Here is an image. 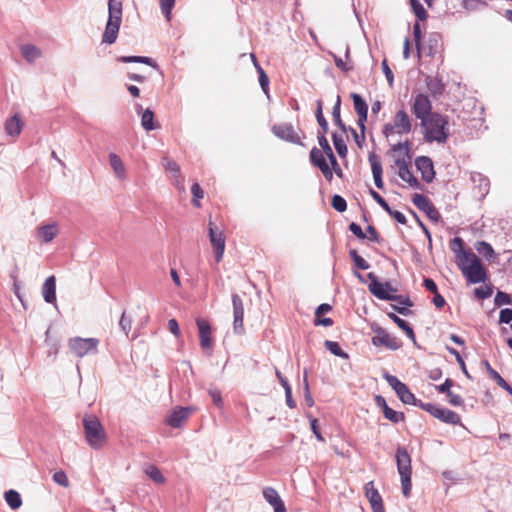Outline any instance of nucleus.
Here are the masks:
<instances>
[{
  "instance_id": "f257e3e1",
  "label": "nucleus",
  "mask_w": 512,
  "mask_h": 512,
  "mask_svg": "<svg viewBox=\"0 0 512 512\" xmlns=\"http://www.w3.org/2000/svg\"><path fill=\"white\" fill-rule=\"evenodd\" d=\"M423 138L426 142L445 143L449 136L448 117L434 112L420 121Z\"/></svg>"
},
{
  "instance_id": "f03ea898",
  "label": "nucleus",
  "mask_w": 512,
  "mask_h": 512,
  "mask_svg": "<svg viewBox=\"0 0 512 512\" xmlns=\"http://www.w3.org/2000/svg\"><path fill=\"white\" fill-rule=\"evenodd\" d=\"M83 426L88 444L94 449L102 448L106 443L107 436L98 418L93 415H86L83 418Z\"/></svg>"
},
{
  "instance_id": "7ed1b4c3",
  "label": "nucleus",
  "mask_w": 512,
  "mask_h": 512,
  "mask_svg": "<svg viewBox=\"0 0 512 512\" xmlns=\"http://www.w3.org/2000/svg\"><path fill=\"white\" fill-rule=\"evenodd\" d=\"M457 266L471 284L485 282L487 279V272L481 260L474 253L465 260H459Z\"/></svg>"
},
{
  "instance_id": "20e7f679",
  "label": "nucleus",
  "mask_w": 512,
  "mask_h": 512,
  "mask_svg": "<svg viewBox=\"0 0 512 512\" xmlns=\"http://www.w3.org/2000/svg\"><path fill=\"white\" fill-rule=\"evenodd\" d=\"M412 126V119L407 111L402 108L395 113L391 122L384 125L382 132L387 139H391L409 134L412 131Z\"/></svg>"
},
{
  "instance_id": "39448f33",
  "label": "nucleus",
  "mask_w": 512,
  "mask_h": 512,
  "mask_svg": "<svg viewBox=\"0 0 512 512\" xmlns=\"http://www.w3.org/2000/svg\"><path fill=\"white\" fill-rule=\"evenodd\" d=\"M396 462L398 473L401 477V485L403 495L408 497L411 491L412 483H411V475H412V467H411V457L408 454L406 448L398 447L396 452Z\"/></svg>"
},
{
  "instance_id": "423d86ee",
  "label": "nucleus",
  "mask_w": 512,
  "mask_h": 512,
  "mask_svg": "<svg viewBox=\"0 0 512 512\" xmlns=\"http://www.w3.org/2000/svg\"><path fill=\"white\" fill-rule=\"evenodd\" d=\"M99 340L96 338L74 337L68 341L69 353L75 357H84L90 354H96L98 351Z\"/></svg>"
},
{
  "instance_id": "0eeeda50",
  "label": "nucleus",
  "mask_w": 512,
  "mask_h": 512,
  "mask_svg": "<svg viewBox=\"0 0 512 512\" xmlns=\"http://www.w3.org/2000/svg\"><path fill=\"white\" fill-rule=\"evenodd\" d=\"M371 329L375 334L371 339V342L374 346H383L389 350H398L399 348H401V340L389 334L384 328L380 327L377 324H373L371 326Z\"/></svg>"
},
{
  "instance_id": "6e6552de",
  "label": "nucleus",
  "mask_w": 512,
  "mask_h": 512,
  "mask_svg": "<svg viewBox=\"0 0 512 512\" xmlns=\"http://www.w3.org/2000/svg\"><path fill=\"white\" fill-rule=\"evenodd\" d=\"M372 279L369 284V291L381 300H400L401 296L396 295L397 290L389 282H380L374 278L372 273L368 274Z\"/></svg>"
},
{
  "instance_id": "1a4fd4ad",
  "label": "nucleus",
  "mask_w": 512,
  "mask_h": 512,
  "mask_svg": "<svg viewBox=\"0 0 512 512\" xmlns=\"http://www.w3.org/2000/svg\"><path fill=\"white\" fill-rule=\"evenodd\" d=\"M419 406L444 423L457 425L461 421L460 416L450 409L432 403H421Z\"/></svg>"
},
{
  "instance_id": "9d476101",
  "label": "nucleus",
  "mask_w": 512,
  "mask_h": 512,
  "mask_svg": "<svg viewBox=\"0 0 512 512\" xmlns=\"http://www.w3.org/2000/svg\"><path fill=\"white\" fill-rule=\"evenodd\" d=\"M412 113L420 121H424V119L434 113L432 112V103L428 95L424 93L415 95L412 103Z\"/></svg>"
},
{
  "instance_id": "9b49d317",
  "label": "nucleus",
  "mask_w": 512,
  "mask_h": 512,
  "mask_svg": "<svg viewBox=\"0 0 512 512\" xmlns=\"http://www.w3.org/2000/svg\"><path fill=\"white\" fill-rule=\"evenodd\" d=\"M208 230L210 243L215 254V260L219 263L223 258L225 250V236L223 231L215 227L211 221H209Z\"/></svg>"
},
{
  "instance_id": "f8f14e48",
  "label": "nucleus",
  "mask_w": 512,
  "mask_h": 512,
  "mask_svg": "<svg viewBox=\"0 0 512 512\" xmlns=\"http://www.w3.org/2000/svg\"><path fill=\"white\" fill-rule=\"evenodd\" d=\"M385 379L388 384L395 390L400 400L405 404H415L416 398L409 390L406 384L401 382L396 376L385 374Z\"/></svg>"
},
{
  "instance_id": "ddd939ff",
  "label": "nucleus",
  "mask_w": 512,
  "mask_h": 512,
  "mask_svg": "<svg viewBox=\"0 0 512 512\" xmlns=\"http://www.w3.org/2000/svg\"><path fill=\"white\" fill-rule=\"evenodd\" d=\"M395 165L398 168V176L406 182L410 187L415 189H420L421 185L418 181V179L413 175L410 166L406 159L403 158H397L395 160Z\"/></svg>"
},
{
  "instance_id": "4468645a",
  "label": "nucleus",
  "mask_w": 512,
  "mask_h": 512,
  "mask_svg": "<svg viewBox=\"0 0 512 512\" xmlns=\"http://www.w3.org/2000/svg\"><path fill=\"white\" fill-rule=\"evenodd\" d=\"M365 496L368 499L373 512H385L382 496L374 487V482L370 481L364 486Z\"/></svg>"
},
{
  "instance_id": "2eb2a0df",
  "label": "nucleus",
  "mask_w": 512,
  "mask_h": 512,
  "mask_svg": "<svg viewBox=\"0 0 512 512\" xmlns=\"http://www.w3.org/2000/svg\"><path fill=\"white\" fill-rule=\"evenodd\" d=\"M275 136L291 143H300V137L289 123H280L272 127Z\"/></svg>"
},
{
  "instance_id": "dca6fc26",
  "label": "nucleus",
  "mask_w": 512,
  "mask_h": 512,
  "mask_svg": "<svg viewBox=\"0 0 512 512\" xmlns=\"http://www.w3.org/2000/svg\"><path fill=\"white\" fill-rule=\"evenodd\" d=\"M415 166L421 173L422 179L430 183L435 178V170L432 160L427 156H419L415 159Z\"/></svg>"
},
{
  "instance_id": "f3484780",
  "label": "nucleus",
  "mask_w": 512,
  "mask_h": 512,
  "mask_svg": "<svg viewBox=\"0 0 512 512\" xmlns=\"http://www.w3.org/2000/svg\"><path fill=\"white\" fill-rule=\"evenodd\" d=\"M351 98L353 100L354 109L358 114V125L362 132V140H364L365 122L367 120L368 106L366 102L363 100V98L356 93H352Z\"/></svg>"
},
{
  "instance_id": "a211bd4d",
  "label": "nucleus",
  "mask_w": 512,
  "mask_h": 512,
  "mask_svg": "<svg viewBox=\"0 0 512 512\" xmlns=\"http://www.w3.org/2000/svg\"><path fill=\"white\" fill-rule=\"evenodd\" d=\"M310 160L312 164L320 169L323 176L330 182L333 179L331 168L329 167L326 159L321 150L314 147L310 151Z\"/></svg>"
},
{
  "instance_id": "6ab92c4d",
  "label": "nucleus",
  "mask_w": 512,
  "mask_h": 512,
  "mask_svg": "<svg viewBox=\"0 0 512 512\" xmlns=\"http://www.w3.org/2000/svg\"><path fill=\"white\" fill-rule=\"evenodd\" d=\"M196 325L198 327L201 348L210 349L212 347V327L210 323L206 319L197 318Z\"/></svg>"
},
{
  "instance_id": "aec40b11",
  "label": "nucleus",
  "mask_w": 512,
  "mask_h": 512,
  "mask_svg": "<svg viewBox=\"0 0 512 512\" xmlns=\"http://www.w3.org/2000/svg\"><path fill=\"white\" fill-rule=\"evenodd\" d=\"M263 497L274 508V512H287L283 500L273 487H265Z\"/></svg>"
},
{
  "instance_id": "412c9836",
  "label": "nucleus",
  "mask_w": 512,
  "mask_h": 512,
  "mask_svg": "<svg viewBox=\"0 0 512 512\" xmlns=\"http://www.w3.org/2000/svg\"><path fill=\"white\" fill-rule=\"evenodd\" d=\"M465 243L462 238L455 237L450 242V247L453 253L455 254L456 264L459 263V260H465L469 257L473 252L471 250L464 249Z\"/></svg>"
},
{
  "instance_id": "4be33fe9",
  "label": "nucleus",
  "mask_w": 512,
  "mask_h": 512,
  "mask_svg": "<svg viewBox=\"0 0 512 512\" xmlns=\"http://www.w3.org/2000/svg\"><path fill=\"white\" fill-rule=\"evenodd\" d=\"M121 23L108 20L106 23L105 31L102 35V43L113 44L119 33Z\"/></svg>"
},
{
  "instance_id": "5701e85b",
  "label": "nucleus",
  "mask_w": 512,
  "mask_h": 512,
  "mask_svg": "<svg viewBox=\"0 0 512 512\" xmlns=\"http://www.w3.org/2000/svg\"><path fill=\"white\" fill-rule=\"evenodd\" d=\"M332 310L331 305L327 303H323L319 305L315 311V320L314 324L316 326H331L333 325V320L328 317H324V315Z\"/></svg>"
},
{
  "instance_id": "b1692460",
  "label": "nucleus",
  "mask_w": 512,
  "mask_h": 512,
  "mask_svg": "<svg viewBox=\"0 0 512 512\" xmlns=\"http://www.w3.org/2000/svg\"><path fill=\"white\" fill-rule=\"evenodd\" d=\"M42 295L47 303H54L56 301V278L49 276L46 278L42 286Z\"/></svg>"
},
{
  "instance_id": "393cba45",
  "label": "nucleus",
  "mask_w": 512,
  "mask_h": 512,
  "mask_svg": "<svg viewBox=\"0 0 512 512\" xmlns=\"http://www.w3.org/2000/svg\"><path fill=\"white\" fill-rule=\"evenodd\" d=\"M59 230L55 223L43 225L37 229V238L44 243L51 242L58 234Z\"/></svg>"
},
{
  "instance_id": "a878e982",
  "label": "nucleus",
  "mask_w": 512,
  "mask_h": 512,
  "mask_svg": "<svg viewBox=\"0 0 512 512\" xmlns=\"http://www.w3.org/2000/svg\"><path fill=\"white\" fill-rule=\"evenodd\" d=\"M425 83L428 91L434 98H438L445 91V84L438 77L426 76Z\"/></svg>"
},
{
  "instance_id": "bb28decb",
  "label": "nucleus",
  "mask_w": 512,
  "mask_h": 512,
  "mask_svg": "<svg viewBox=\"0 0 512 512\" xmlns=\"http://www.w3.org/2000/svg\"><path fill=\"white\" fill-rule=\"evenodd\" d=\"M163 167L166 171L173 172L176 179V184L180 190H184V178L181 175L179 165L172 159L164 157L162 160Z\"/></svg>"
},
{
  "instance_id": "cd10ccee",
  "label": "nucleus",
  "mask_w": 512,
  "mask_h": 512,
  "mask_svg": "<svg viewBox=\"0 0 512 512\" xmlns=\"http://www.w3.org/2000/svg\"><path fill=\"white\" fill-rule=\"evenodd\" d=\"M369 161L371 164L375 185L377 188L382 189L384 187V182L382 180V165L379 157L376 155H370Z\"/></svg>"
},
{
  "instance_id": "c85d7f7f",
  "label": "nucleus",
  "mask_w": 512,
  "mask_h": 512,
  "mask_svg": "<svg viewBox=\"0 0 512 512\" xmlns=\"http://www.w3.org/2000/svg\"><path fill=\"white\" fill-rule=\"evenodd\" d=\"M189 409L188 408H179L172 412V414L169 416L167 423L173 427L178 428L181 426V424L187 420L189 416Z\"/></svg>"
},
{
  "instance_id": "c756f323",
  "label": "nucleus",
  "mask_w": 512,
  "mask_h": 512,
  "mask_svg": "<svg viewBox=\"0 0 512 512\" xmlns=\"http://www.w3.org/2000/svg\"><path fill=\"white\" fill-rule=\"evenodd\" d=\"M23 122L17 115L8 118L5 122V131L9 136H18L23 129Z\"/></svg>"
},
{
  "instance_id": "7c9ffc66",
  "label": "nucleus",
  "mask_w": 512,
  "mask_h": 512,
  "mask_svg": "<svg viewBox=\"0 0 512 512\" xmlns=\"http://www.w3.org/2000/svg\"><path fill=\"white\" fill-rule=\"evenodd\" d=\"M109 162L115 175L124 180L126 178V168L120 157L115 153L109 154Z\"/></svg>"
},
{
  "instance_id": "2f4dec72",
  "label": "nucleus",
  "mask_w": 512,
  "mask_h": 512,
  "mask_svg": "<svg viewBox=\"0 0 512 512\" xmlns=\"http://www.w3.org/2000/svg\"><path fill=\"white\" fill-rule=\"evenodd\" d=\"M108 20L114 22H122V2L120 0H109L108 1Z\"/></svg>"
},
{
  "instance_id": "473e14b6",
  "label": "nucleus",
  "mask_w": 512,
  "mask_h": 512,
  "mask_svg": "<svg viewBox=\"0 0 512 512\" xmlns=\"http://www.w3.org/2000/svg\"><path fill=\"white\" fill-rule=\"evenodd\" d=\"M388 317L401 329L405 332V334L411 338V339H414L415 338V333H414V330L413 328L409 325L408 322H406L405 320L401 319L400 317H398L396 314L394 313H388Z\"/></svg>"
},
{
  "instance_id": "72a5a7b5",
  "label": "nucleus",
  "mask_w": 512,
  "mask_h": 512,
  "mask_svg": "<svg viewBox=\"0 0 512 512\" xmlns=\"http://www.w3.org/2000/svg\"><path fill=\"white\" fill-rule=\"evenodd\" d=\"M276 376L278 377L281 385L283 386L284 388V391H285V396H286V403L287 405L290 407V408H295L296 406V403L295 401L292 399V391H291V387L288 383V381L286 380V378L281 374L280 371L276 370Z\"/></svg>"
},
{
  "instance_id": "f704fd0d",
  "label": "nucleus",
  "mask_w": 512,
  "mask_h": 512,
  "mask_svg": "<svg viewBox=\"0 0 512 512\" xmlns=\"http://www.w3.org/2000/svg\"><path fill=\"white\" fill-rule=\"evenodd\" d=\"M475 249L479 254L483 255L488 261H491L493 258H496V254L492 246L485 241L477 242L475 245Z\"/></svg>"
},
{
  "instance_id": "c9c22d12",
  "label": "nucleus",
  "mask_w": 512,
  "mask_h": 512,
  "mask_svg": "<svg viewBox=\"0 0 512 512\" xmlns=\"http://www.w3.org/2000/svg\"><path fill=\"white\" fill-rule=\"evenodd\" d=\"M21 52L28 62H33L41 56V51L34 45H23Z\"/></svg>"
},
{
  "instance_id": "e433bc0d",
  "label": "nucleus",
  "mask_w": 512,
  "mask_h": 512,
  "mask_svg": "<svg viewBox=\"0 0 512 512\" xmlns=\"http://www.w3.org/2000/svg\"><path fill=\"white\" fill-rule=\"evenodd\" d=\"M141 125L147 130L151 131L157 128V125L154 123V113L150 109H146L143 111L141 116Z\"/></svg>"
},
{
  "instance_id": "4c0bfd02",
  "label": "nucleus",
  "mask_w": 512,
  "mask_h": 512,
  "mask_svg": "<svg viewBox=\"0 0 512 512\" xmlns=\"http://www.w3.org/2000/svg\"><path fill=\"white\" fill-rule=\"evenodd\" d=\"M5 500L7 504L13 509L16 510L22 505V499L20 494L15 490H9L5 493Z\"/></svg>"
},
{
  "instance_id": "58836bf2",
  "label": "nucleus",
  "mask_w": 512,
  "mask_h": 512,
  "mask_svg": "<svg viewBox=\"0 0 512 512\" xmlns=\"http://www.w3.org/2000/svg\"><path fill=\"white\" fill-rule=\"evenodd\" d=\"M119 61L124 63H144L151 67L157 68V64L151 58L144 56H122L119 58Z\"/></svg>"
},
{
  "instance_id": "ea45409f",
  "label": "nucleus",
  "mask_w": 512,
  "mask_h": 512,
  "mask_svg": "<svg viewBox=\"0 0 512 512\" xmlns=\"http://www.w3.org/2000/svg\"><path fill=\"white\" fill-rule=\"evenodd\" d=\"M316 105H317V107H316L317 122H318L319 126L322 128L321 133L326 134L328 131V122L323 115V110H322L323 103L321 100H317Z\"/></svg>"
},
{
  "instance_id": "a19ab883",
  "label": "nucleus",
  "mask_w": 512,
  "mask_h": 512,
  "mask_svg": "<svg viewBox=\"0 0 512 512\" xmlns=\"http://www.w3.org/2000/svg\"><path fill=\"white\" fill-rule=\"evenodd\" d=\"M145 472L149 476V478L153 480L155 483L164 484L166 481L162 472L154 465L148 466Z\"/></svg>"
},
{
  "instance_id": "79ce46f5",
  "label": "nucleus",
  "mask_w": 512,
  "mask_h": 512,
  "mask_svg": "<svg viewBox=\"0 0 512 512\" xmlns=\"http://www.w3.org/2000/svg\"><path fill=\"white\" fill-rule=\"evenodd\" d=\"M485 367L489 374V376L497 383L500 387H508L507 381L496 371L494 370L488 361H485Z\"/></svg>"
},
{
  "instance_id": "37998d69",
  "label": "nucleus",
  "mask_w": 512,
  "mask_h": 512,
  "mask_svg": "<svg viewBox=\"0 0 512 512\" xmlns=\"http://www.w3.org/2000/svg\"><path fill=\"white\" fill-rule=\"evenodd\" d=\"M396 301L399 302V304H401L402 306L392 305V308L395 311H397L399 314L404 315V316H407L411 313V311L409 310V307H411L413 304L408 297H406V298L401 297L400 300H396Z\"/></svg>"
},
{
  "instance_id": "c03bdc74",
  "label": "nucleus",
  "mask_w": 512,
  "mask_h": 512,
  "mask_svg": "<svg viewBox=\"0 0 512 512\" xmlns=\"http://www.w3.org/2000/svg\"><path fill=\"white\" fill-rule=\"evenodd\" d=\"M383 414L386 419L393 423H398L404 420V414L402 412L395 411L389 406H385Z\"/></svg>"
},
{
  "instance_id": "a18cd8bd",
  "label": "nucleus",
  "mask_w": 512,
  "mask_h": 512,
  "mask_svg": "<svg viewBox=\"0 0 512 512\" xmlns=\"http://www.w3.org/2000/svg\"><path fill=\"white\" fill-rule=\"evenodd\" d=\"M191 193L193 196L192 204L196 208H200L201 207L200 199H202L204 197L203 189L201 188V186L198 183H194L191 187Z\"/></svg>"
},
{
  "instance_id": "49530a36",
  "label": "nucleus",
  "mask_w": 512,
  "mask_h": 512,
  "mask_svg": "<svg viewBox=\"0 0 512 512\" xmlns=\"http://www.w3.org/2000/svg\"><path fill=\"white\" fill-rule=\"evenodd\" d=\"M412 10L419 21H425L427 19V12L424 6L418 0H410Z\"/></svg>"
},
{
  "instance_id": "de8ad7c7",
  "label": "nucleus",
  "mask_w": 512,
  "mask_h": 512,
  "mask_svg": "<svg viewBox=\"0 0 512 512\" xmlns=\"http://www.w3.org/2000/svg\"><path fill=\"white\" fill-rule=\"evenodd\" d=\"M332 140L334 147L339 154L340 157H345L347 154V146L343 140V138L337 134L332 135Z\"/></svg>"
},
{
  "instance_id": "09e8293b",
  "label": "nucleus",
  "mask_w": 512,
  "mask_h": 512,
  "mask_svg": "<svg viewBox=\"0 0 512 512\" xmlns=\"http://www.w3.org/2000/svg\"><path fill=\"white\" fill-rule=\"evenodd\" d=\"M340 105H341V98L340 96H337V101L333 107L332 116L334 123L341 128L343 131H345V125L343 124L340 116Z\"/></svg>"
},
{
  "instance_id": "8fccbe9b",
  "label": "nucleus",
  "mask_w": 512,
  "mask_h": 512,
  "mask_svg": "<svg viewBox=\"0 0 512 512\" xmlns=\"http://www.w3.org/2000/svg\"><path fill=\"white\" fill-rule=\"evenodd\" d=\"M412 202L421 211L425 210L432 203L428 197L422 194H414Z\"/></svg>"
},
{
  "instance_id": "3c124183",
  "label": "nucleus",
  "mask_w": 512,
  "mask_h": 512,
  "mask_svg": "<svg viewBox=\"0 0 512 512\" xmlns=\"http://www.w3.org/2000/svg\"><path fill=\"white\" fill-rule=\"evenodd\" d=\"M324 346L335 356L347 358V354L341 349L337 342L326 340Z\"/></svg>"
},
{
  "instance_id": "603ef678",
  "label": "nucleus",
  "mask_w": 512,
  "mask_h": 512,
  "mask_svg": "<svg viewBox=\"0 0 512 512\" xmlns=\"http://www.w3.org/2000/svg\"><path fill=\"white\" fill-rule=\"evenodd\" d=\"M349 254L357 268L361 270L369 269L368 262L363 257H361L356 250H351Z\"/></svg>"
},
{
  "instance_id": "864d4df0",
  "label": "nucleus",
  "mask_w": 512,
  "mask_h": 512,
  "mask_svg": "<svg viewBox=\"0 0 512 512\" xmlns=\"http://www.w3.org/2000/svg\"><path fill=\"white\" fill-rule=\"evenodd\" d=\"M233 315H244L243 300L238 294L232 295Z\"/></svg>"
},
{
  "instance_id": "5fc2aeb1",
  "label": "nucleus",
  "mask_w": 512,
  "mask_h": 512,
  "mask_svg": "<svg viewBox=\"0 0 512 512\" xmlns=\"http://www.w3.org/2000/svg\"><path fill=\"white\" fill-rule=\"evenodd\" d=\"M318 142L323 150L322 153H324L328 158L334 155L332 148L329 145L327 138L325 137V134L319 133Z\"/></svg>"
},
{
  "instance_id": "6e6d98bb",
  "label": "nucleus",
  "mask_w": 512,
  "mask_h": 512,
  "mask_svg": "<svg viewBox=\"0 0 512 512\" xmlns=\"http://www.w3.org/2000/svg\"><path fill=\"white\" fill-rule=\"evenodd\" d=\"M423 212L427 215V217L437 223L441 220V214L440 212L438 211V209L434 206L433 203H431L429 206L426 207L425 210H423Z\"/></svg>"
},
{
  "instance_id": "4d7b16f0",
  "label": "nucleus",
  "mask_w": 512,
  "mask_h": 512,
  "mask_svg": "<svg viewBox=\"0 0 512 512\" xmlns=\"http://www.w3.org/2000/svg\"><path fill=\"white\" fill-rule=\"evenodd\" d=\"M331 205L338 212H344L347 209L346 200L340 195L332 197Z\"/></svg>"
},
{
  "instance_id": "13d9d810",
  "label": "nucleus",
  "mask_w": 512,
  "mask_h": 512,
  "mask_svg": "<svg viewBox=\"0 0 512 512\" xmlns=\"http://www.w3.org/2000/svg\"><path fill=\"white\" fill-rule=\"evenodd\" d=\"M162 13L169 21L171 19V10L174 7L175 0H159Z\"/></svg>"
},
{
  "instance_id": "bf43d9fd",
  "label": "nucleus",
  "mask_w": 512,
  "mask_h": 512,
  "mask_svg": "<svg viewBox=\"0 0 512 512\" xmlns=\"http://www.w3.org/2000/svg\"><path fill=\"white\" fill-rule=\"evenodd\" d=\"M493 293V290L491 288V286H481V287H477L475 288L474 290V294L476 296L477 299L479 300H484L486 298H489Z\"/></svg>"
},
{
  "instance_id": "052dcab7",
  "label": "nucleus",
  "mask_w": 512,
  "mask_h": 512,
  "mask_svg": "<svg viewBox=\"0 0 512 512\" xmlns=\"http://www.w3.org/2000/svg\"><path fill=\"white\" fill-rule=\"evenodd\" d=\"M119 325L126 334V336H128L132 328V319L130 317H127L126 313L123 312L119 321Z\"/></svg>"
},
{
  "instance_id": "680f3d73",
  "label": "nucleus",
  "mask_w": 512,
  "mask_h": 512,
  "mask_svg": "<svg viewBox=\"0 0 512 512\" xmlns=\"http://www.w3.org/2000/svg\"><path fill=\"white\" fill-rule=\"evenodd\" d=\"M447 350L449 351L450 354H452L455 357L457 363L460 365V367H461L462 371L464 372V374L467 377H470V375H469V373H468V371L466 369L465 362H464L462 356L460 355V353L456 349H454L452 347H449V346L447 347Z\"/></svg>"
},
{
  "instance_id": "e2e57ef3",
  "label": "nucleus",
  "mask_w": 512,
  "mask_h": 512,
  "mask_svg": "<svg viewBox=\"0 0 512 512\" xmlns=\"http://www.w3.org/2000/svg\"><path fill=\"white\" fill-rule=\"evenodd\" d=\"M511 302H512V299L509 294L502 292V291L497 292V294L495 296V304L497 306L509 305V304H511Z\"/></svg>"
},
{
  "instance_id": "0e129e2a",
  "label": "nucleus",
  "mask_w": 512,
  "mask_h": 512,
  "mask_svg": "<svg viewBox=\"0 0 512 512\" xmlns=\"http://www.w3.org/2000/svg\"><path fill=\"white\" fill-rule=\"evenodd\" d=\"M257 72L259 74V83L263 91L266 93L269 86V78L261 66H257Z\"/></svg>"
},
{
  "instance_id": "69168bd1",
  "label": "nucleus",
  "mask_w": 512,
  "mask_h": 512,
  "mask_svg": "<svg viewBox=\"0 0 512 512\" xmlns=\"http://www.w3.org/2000/svg\"><path fill=\"white\" fill-rule=\"evenodd\" d=\"M53 480L63 486V487H68L69 486V480L67 478V475L64 471L60 470V471H57L54 473L53 475Z\"/></svg>"
},
{
  "instance_id": "338daca9",
  "label": "nucleus",
  "mask_w": 512,
  "mask_h": 512,
  "mask_svg": "<svg viewBox=\"0 0 512 512\" xmlns=\"http://www.w3.org/2000/svg\"><path fill=\"white\" fill-rule=\"evenodd\" d=\"M446 396H447V401H448V403H449L450 405H452V406H456V407H458V406H462V405H463V403H464L463 398H462L460 395L455 394V393H454V392H452V391L448 392V393L446 394Z\"/></svg>"
},
{
  "instance_id": "774afa93",
  "label": "nucleus",
  "mask_w": 512,
  "mask_h": 512,
  "mask_svg": "<svg viewBox=\"0 0 512 512\" xmlns=\"http://www.w3.org/2000/svg\"><path fill=\"white\" fill-rule=\"evenodd\" d=\"M370 195L385 211H389V204L378 192L370 189Z\"/></svg>"
}]
</instances>
